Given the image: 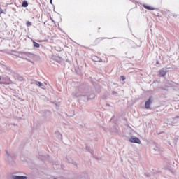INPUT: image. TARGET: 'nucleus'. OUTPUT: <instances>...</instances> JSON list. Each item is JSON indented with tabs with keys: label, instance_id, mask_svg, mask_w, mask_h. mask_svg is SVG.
<instances>
[{
	"label": "nucleus",
	"instance_id": "1",
	"mask_svg": "<svg viewBox=\"0 0 179 179\" xmlns=\"http://www.w3.org/2000/svg\"><path fill=\"white\" fill-rule=\"evenodd\" d=\"M5 160L7 164H9L10 166H12L13 164V157L8 151L6 152Z\"/></svg>",
	"mask_w": 179,
	"mask_h": 179
},
{
	"label": "nucleus",
	"instance_id": "2",
	"mask_svg": "<svg viewBox=\"0 0 179 179\" xmlns=\"http://www.w3.org/2000/svg\"><path fill=\"white\" fill-rule=\"evenodd\" d=\"M129 141L131 143H138V145H141V139H139V138H138V137H135L134 136H131L129 138Z\"/></svg>",
	"mask_w": 179,
	"mask_h": 179
},
{
	"label": "nucleus",
	"instance_id": "3",
	"mask_svg": "<svg viewBox=\"0 0 179 179\" xmlns=\"http://www.w3.org/2000/svg\"><path fill=\"white\" fill-rule=\"evenodd\" d=\"M12 179H27V176H17V175H12Z\"/></svg>",
	"mask_w": 179,
	"mask_h": 179
},
{
	"label": "nucleus",
	"instance_id": "4",
	"mask_svg": "<svg viewBox=\"0 0 179 179\" xmlns=\"http://www.w3.org/2000/svg\"><path fill=\"white\" fill-rule=\"evenodd\" d=\"M150 104H152V99L149 98V99L145 102V108H150Z\"/></svg>",
	"mask_w": 179,
	"mask_h": 179
},
{
	"label": "nucleus",
	"instance_id": "5",
	"mask_svg": "<svg viewBox=\"0 0 179 179\" xmlns=\"http://www.w3.org/2000/svg\"><path fill=\"white\" fill-rule=\"evenodd\" d=\"M143 8H145V9H147L148 10H155L156 8H155L154 7L148 6V5H143Z\"/></svg>",
	"mask_w": 179,
	"mask_h": 179
},
{
	"label": "nucleus",
	"instance_id": "6",
	"mask_svg": "<svg viewBox=\"0 0 179 179\" xmlns=\"http://www.w3.org/2000/svg\"><path fill=\"white\" fill-rule=\"evenodd\" d=\"M159 76L162 78V77H164V76H166V71H164V69H162V70H160L159 71Z\"/></svg>",
	"mask_w": 179,
	"mask_h": 179
},
{
	"label": "nucleus",
	"instance_id": "7",
	"mask_svg": "<svg viewBox=\"0 0 179 179\" xmlns=\"http://www.w3.org/2000/svg\"><path fill=\"white\" fill-rule=\"evenodd\" d=\"M92 60L94 61V62H100L101 61V59L99 58L97 56H93Z\"/></svg>",
	"mask_w": 179,
	"mask_h": 179
},
{
	"label": "nucleus",
	"instance_id": "8",
	"mask_svg": "<svg viewBox=\"0 0 179 179\" xmlns=\"http://www.w3.org/2000/svg\"><path fill=\"white\" fill-rule=\"evenodd\" d=\"M65 115L69 117V118H71V117H74L75 116V113H65Z\"/></svg>",
	"mask_w": 179,
	"mask_h": 179
},
{
	"label": "nucleus",
	"instance_id": "9",
	"mask_svg": "<svg viewBox=\"0 0 179 179\" xmlns=\"http://www.w3.org/2000/svg\"><path fill=\"white\" fill-rule=\"evenodd\" d=\"M22 6L23 8H27V6H29V3H27V1H23Z\"/></svg>",
	"mask_w": 179,
	"mask_h": 179
},
{
	"label": "nucleus",
	"instance_id": "10",
	"mask_svg": "<svg viewBox=\"0 0 179 179\" xmlns=\"http://www.w3.org/2000/svg\"><path fill=\"white\" fill-rule=\"evenodd\" d=\"M34 47H36V48H40V44L37 43L36 42H34Z\"/></svg>",
	"mask_w": 179,
	"mask_h": 179
},
{
	"label": "nucleus",
	"instance_id": "11",
	"mask_svg": "<svg viewBox=\"0 0 179 179\" xmlns=\"http://www.w3.org/2000/svg\"><path fill=\"white\" fill-rule=\"evenodd\" d=\"M36 84L38 85V86L43 89V83H41V82H37Z\"/></svg>",
	"mask_w": 179,
	"mask_h": 179
},
{
	"label": "nucleus",
	"instance_id": "12",
	"mask_svg": "<svg viewBox=\"0 0 179 179\" xmlns=\"http://www.w3.org/2000/svg\"><path fill=\"white\" fill-rule=\"evenodd\" d=\"M154 150L155 152H160V148H159V147L156 146L155 148H154Z\"/></svg>",
	"mask_w": 179,
	"mask_h": 179
},
{
	"label": "nucleus",
	"instance_id": "13",
	"mask_svg": "<svg viewBox=\"0 0 179 179\" xmlns=\"http://www.w3.org/2000/svg\"><path fill=\"white\" fill-rule=\"evenodd\" d=\"M26 24L27 27H29V26H31V22L30 21H27Z\"/></svg>",
	"mask_w": 179,
	"mask_h": 179
},
{
	"label": "nucleus",
	"instance_id": "14",
	"mask_svg": "<svg viewBox=\"0 0 179 179\" xmlns=\"http://www.w3.org/2000/svg\"><path fill=\"white\" fill-rule=\"evenodd\" d=\"M120 78H121L122 80H125V76H120Z\"/></svg>",
	"mask_w": 179,
	"mask_h": 179
},
{
	"label": "nucleus",
	"instance_id": "15",
	"mask_svg": "<svg viewBox=\"0 0 179 179\" xmlns=\"http://www.w3.org/2000/svg\"><path fill=\"white\" fill-rule=\"evenodd\" d=\"M57 134H58V135H59L60 138L62 139V134H61V133H59V132H57Z\"/></svg>",
	"mask_w": 179,
	"mask_h": 179
},
{
	"label": "nucleus",
	"instance_id": "16",
	"mask_svg": "<svg viewBox=\"0 0 179 179\" xmlns=\"http://www.w3.org/2000/svg\"><path fill=\"white\" fill-rule=\"evenodd\" d=\"M128 129H129V131H131V129H132L129 127H128Z\"/></svg>",
	"mask_w": 179,
	"mask_h": 179
},
{
	"label": "nucleus",
	"instance_id": "17",
	"mask_svg": "<svg viewBox=\"0 0 179 179\" xmlns=\"http://www.w3.org/2000/svg\"><path fill=\"white\" fill-rule=\"evenodd\" d=\"M1 13H3V11H0V15H1Z\"/></svg>",
	"mask_w": 179,
	"mask_h": 179
},
{
	"label": "nucleus",
	"instance_id": "18",
	"mask_svg": "<svg viewBox=\"0 0 179 179\" xmlns=\"http://www.w3.org/2000/svg\"><path fill=\"white\" fill-rule=\"evenodd\" d=\"M50 3H52V0H50Z\"/></svg>",
	"mask_w": 179,
	"mask_h": 179
},
{
	"label": "nucleus",
	"instance_id": "19",
	"mask_svg": "<svg viewBox=\"0 0 179 179\" xmlns=\"http://www.w3.org/2000/svg\"><path fill=\"white\" fill-rule=\"evenodd\" d=\"M0 80H1V78H0Z\"/></svg>",
	"mask_w": 179,
	"mask_h": 179
}]
</instances>
